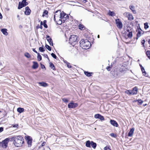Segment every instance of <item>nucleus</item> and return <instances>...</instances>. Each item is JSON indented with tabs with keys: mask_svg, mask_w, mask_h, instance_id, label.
Segmentation results:
<instances>
[{
	"mask_svg": "<svg viewBox=\"0 0 150 150\" xmlns=\"http://www.w3.org/2000/svg\"><path fill=\"white\" fill-rule=\"evenodd\" d=\"M38 83L40 86L43 87H46L48 86V85L47 83L44 82H39Z\"/></svg>",
	"mask_w": 150,
	"mask_h": 150,
	"instance_id": "obj_20",
	"label": "nucleus"
},
{
	"mask_svg": "<svg viewBox=\"0 0 150 150\" xmlns=\"http://www.w3.org/2000/svg\"><path fill=\"white\" fill-rule=\"evenodd\" d=\"M141 70H143V69H144V68L143 67H141Z\"/></svg>",
	"mask_w": 150,
	"mask_h": 150,
	"instance_id": "obj_57",
	"label": "nucleus"
},
{
	"mask_svg": "<svg viewBox=\"0 0 150 150\" xmlns=\"http://www.w3.org/2000/svg\"><path fill=\"white\" fill-rule=\"evenodd\" d=\"M146 54L148 58L150 59V53L149 51H147L146 52Z\"/></svg>",
	"mask_w": 150,
	"mask_h": 150,
	"instance_id": "obj_32",
	"label": "nucleus"
},
{
	"mask_svg": "<svg viewBox=\"0 0 150 150\" xmlns=\"http://www.w3.org/2000/svg\"><path fill=\"white\" fill-rule=\"evenodd\" d=\"M141 70H143V69H144V68L143 67H141Z\"/></svg>",
	"mask_w": 150,
	"mask_h": 150,
	"instance_id": "obj_58",
	"label": "nucleus"
},
{
	"mask_svg": "<svg viewBox=\"0 0 150 150\" xmlns=\"http://www.w3.org/2000/svg\"><path fill=\"white\" fill-rule=\"evenodd\" d=\"M62 100L64 103H67L68 102V100L66 98H63L62 99Z\"/></svg>",
	"mask_w": 150,
	"mask_h": 150,
	"instance_id": "obj_42",
	"label": "nucleus"
},
{
	"mask_svg": "<svg viewBox=\"0 0 150 150\" xmlns=\"http://www.w3.org/2000/svg\"><path fill=\"white\" fill-rule=\"evenodd\" d=\"M91 142H90V141L88 140L86 142V146L88 147H91Z\"/></svg>",
	"mask_w": 150,
	"mask_h": 150,
	"instance_id": "obj_25",
	"label": "nucleus"
},
{
	"mask_svg": "<svg viewBox=\"0 0 150 150\" xmlns=\"http://www.w3.org/2000/svg\"><path fill=\"white\" fill-rule=\"evenodd\" d=\"M94 117L96 119H99L101 120H104L103 116L99 114L95 115Z\"/></svg>",
	"mask_w": 150,
	"mask_h": 150,
	"instance_id": "obj_12",
	"label": "nucleus"
},
{
	"mask_svg": "<svg viewBox=\"0 0 150 150\" xmlns=\"http://www.w3.org/2000/svg\"><path fill=\"white\" fill-rule=\"evenodd\" d=\"M108 14L112 16H114L115 15L114 12L113 11H109V12L108 13Z\"/></svg>",
	"mask_w": 150,
	"mask_h": 150,
	"instance_id": "obj_26",
	"label": "nucleus"
},
{
	"mask_svg": "<svg viewBox=\"0 0 150 150\" xmlns=\"http://www.w3.org/2000/svg\"><path fill=\"white\" fill-rule=\"evenodd\" d=\"M148 43H149L150 44V46H149V47H150V40L148 41Z\"/></svg>",
	"mask_w": 150,
	"mask_h": 150,
	"instance_id": "obj_59",
	"label": "nucleus"
},
{
	"mask_svg": "<svg viewBox=\"0 0 150 150\" xmlns=\"http://www.w3.org/2000/svg\"><path fill=\"white\" fill-rule=\"evenodd\" d=\"M144 28L146 29L149 28L148 23H144Z\"/></svg>",
	"mask_w": 150,
	"mask_h": 150,
	"instance_id": "obj_39",
	"label": "nucleus"
},
{
	"mask_svg": "<svg viewBox=\"0 0 150 150\" xmlns=\"http://www.w3.org/2000/svg\"><path fill=\"white\" fill-rule=\"evenodd\" d=\"M143 33L144 31H142L141 29H138L137 34V39L138 38L140 37L141 35L143 34Z\"/></svg>",
	"mask_w": 150,
	"mask_h": 150,
	"instance_id": "obj_13",
	"label": "nucleus"
},
{
	"mask_svg": "<svg viewBox=\"0 0 150 150\" xmlns=\"http://www.w3.org/2000/svg\"><path fill=\"white\" fill-rule=\"evenodd\" d=\"M68 16L67 14L63 12L62 13V17L61 19V20L62 21V22L64 23L65 21L68 18Z\"/></svg>",
	"mask_w": 150,
	"mask_h": 150,
	"instance_id": "obj_7",
	"label": "nucleus"
},
{
	"mask_svg": "<svg viewBox=\"0 0 150 150\" xmlns=\"http://www.w3.org/2000/svg\"><path fill=\"white\" fill-rule=\"evenodd\" d=\"M28 4V3L26 2V0H23L21 3L20 2L19 3L18 8L20 9L26 6Z\"/></svg>",
	"mask_w": 150,
	"mask_h": 150,
	"instance_id": "obj_5",
	"label": "nucleus"
},
{
	"mask_svg": "<svg viewBox=\"0 0 150 150\" xmlns=\"http://www.w3.org/2000/svg\"><path fill=\"white\" fill-rule=\"evenodd\" d=\"M17 17L18 18H19V15H18L17 16Z\"/></svg>",
	"mask_w": 150,
	"mask_h": 150,
	"instance_id": "obj_62",
	"label": "nucleus"
},
{
	"mask_svg": "<svg viewBox=\"0 0 150 150\" xmlns=\"http://www.w3.org/2000/svg\"><path fill=\"white\" fill-rule=\"evenodd\" d=\"M108 149H109V147H108L106 146L104 148V150H108Z\"/></svg>",
	"mask_w": 150,
	"mask_h": 150,
	"instance_id": "obj_50",
	"label": "nucleus"
},
{
	"mask_svg": "<svg viewBox=\"0 0 150 150\" xmlns=\"http://www.w3.org/2000/svg\"><path fill=\"white\" fill-rule=\"evenodd\" d=\"M17 111L19 113H21L24 111V109L22 108H17Z\"/></svg>",
	"mask_w": 150,
	"mask_h": 150,
	"instance_id": "obj_23",
	"label": "nucleus"
},
{
	"mask_svg": "<svg viewBox=\"0 0 150 150\" xmlns=\"http://www.w3.org/2000/svg\"><path fill=\"white\" fill-rule=\"evenodd\" d=\"M39 50L41 52H43L45 51V49L42 47H40L39 48Z\"/></svg>",
	"mask_w": 150,
	"mask_h": 150,
	"instance_id": "obj_38",
	"label": "nucleus"
},
{
	"mask_svg": "<svg viewBox=\"0 0 150 150\" xmlns=\"http://www.w3.org/2000/svg\"><path fill=\"white\" fill-rule=\"evenodd\" d=\"M2 16L1 13L0 12V19H2Z\"/></svg>",
	"mask_w": 150,
	"mask_h": 150,
	"instance_id": "obj_53",
	"label": "nucleus"
},
{
	"mask_svg": "<svg viewBox=\"0 0 150 150\" xmlns=\"http://www.w3.org/2000/svg\"><path fill=\"white\" fill-rule=\"evenodd\" d=\"M51 55L52 56V57H53L55 59H56L57 57L55 54H54L53 53H52L51 54Z\"/></svg>",
	"mask_w": 150,
	"mask_h": 150,
	"instance_id": "obj_43",
	"label": "nucleus"
},
{
	"mask_svg": "<svg viewBox=\"0 0 150 150\" xmlns=\"http://www.w3.org/2000/svg\"><path fill=\"white\" fill-rule=\"evenodd\" d=\"M66 64V65L67 66V67L69 68H71L72 67V66L70 64V63L69 62H67V61L66 62H65Z\"/></svg>",
	"mask_w": 150,
	"mask_h": 150,
	"instance_id": "obj_35",
	"label": "nucleus"
},
{
	"mask_svg": "<svg viewBox=\"0 0 150 150\" xmlns=\"http://www.w3.org/2000/svg\"><path fill=\"white\" fill-rule=\"evenodd\" d=\"M110 122L112 125L116 127H117L118 125L117 122L114 120H111Z\"/></svg>",
	"mask_w": 150,
	"mask_h": 150,
	"instance_id": "obj_16",
	"label": "nucleus"
},
{
	"mask_svg": "<svg viewBox=\"0 0 150 150\" xmlns=\"http://www.w3.org/2000/svg\"><path fill=\"white\" fill-rule=\"evenodd\" d=\"M120 71L121 72H122V71H123V70H120Z\"/></svg>",
	"mask_w": 150,
	"mask_h": 150,
	"instance_id": "obj_61",
	"label": "nucleus"
},
{
	"mask_svg": "<svg viewBox=\"0 0 150 150\" xmlns=\"http://www.w3.org/2000/svg\"><path fill=\"white\" fill-rule=\"evenodd\" d=\"M134 130V128H132L130 129V130L128 133V136L129 137H132L133 135Z\"/></svg>",
	"mask_w": 150,
	"mask_h": 150,
	"instance_id": "obj_18",
	"label": "nucleus"
},
{
	"mask_svg": "<svg viewBox=\"0 0 150 150\" xmlns=\"http://www.w3.org/2000/svg\"><path fill=\"white\" fill-rule=\"evenodd\" d=\"M50 67L53 70L55 69V67L54 65L52 63H50Z\"/></svg>",
	"mask_w": 150,
	"mask_h": 150,
	"instance_id": "obj_34",
	"label": "nucleus"
},
{
	"mask_svg": "<svg viewBox=\"0 0 150 150\" xmlns=\"http://www.w3.org/2000/svg\"><path fill=\"white\" fill-rule=\"evenodd\" d=\"M143 74L144 75L146 76H148V74L146 72V71L144 72V74Z\"/></svg>",
	"mask_w": 150,
	"mask_h": 150,
	"instance_id": "obj_48",
	"label": "nucleus"
},
{
	"mask_svg": "<svg viewBox=\"0 0 150 150\" xmlns=\"http://www.w3.org/2000/svg\"><path fill=\"white\" fill-rule=\"evenodd\" d=\"M142 71L143 74H144V72L145 71L144 69H143V70H142Z\"/></svg>",
	"mask_w": 150,
	"mask_h": 150,
	"instance_id": "obj_54",
	"label": "nucleus"
},
{
	"mask_svg": "<svg viewBox=\"0 0 150 150\" xmlns=\"http://www.w3.org/2000/svg\"><path fill=\"white\" fill-rule=\"evenodd\" d=\"M115 23L117 26L118 28L121 29L122 28V23L120 21V19H117L115 20Z\"/></svg>",
	"mask_w": 150,
	"mask_h": 150,
	"instance_id": "obj_8",
	"label": "nucleus"
},
{
	"mask_svg": "<svg viewBox=\"0 0 150 150\" xmlns=\"http://www.w3.org/2000/svg\"><path fill=\"white\" fill-rule=\"evenodd\" d=\"M79 28L81 30H83L85 28L84 26L81 24H80L79 25Z\"/></svg>",
	"mask_w": 150,
	"mask_h": 150,
	"instance_id": "obj_27",
	"label": "nucleus"
},
{
	"mask_svg": "<svg viewBox=\"0 0 150 150\" xmlns=\"http://www.w3.org/2000/svg\"><path fill=\"white\" fill-rule=\"evenodd\" d=\"M10 138H7L6 139L4 140L0 143V146H1L4 148H6L8 145V143L9 141H10Z\"/></svg>",
	"mask_w": 150,
	"mask_h": 150,
	"instance_id": "obj_4",
	"label": "nucleus"
},
{
	"mask_svg": "<svg viewBox=\"0 0 150 150\" xmlns=\"http://www.w3.org/2000/svg\"><path fill=\"white\" fill-rule=\"evenodd\" d=\"M78 104L77 103H74L71 102L68 105V107L69 108H74L77 106Z\"/></svg>",
	"mask_w": 150,
	"mask_h": 150,
	"instance_id": "obj_9",
	"label": "nucleus"
},
{
	"mask_svg": "<svg viewBox=\"0 0 150 150\" xmlns=\"http://www.w3.org/2000/svg\"><path fill=\"white\" fill-rule=\"evenodd\" d=\"M3 131V127H0V132H1Z\"/></svg>",
	"mask_w": 150,
	"mask_h": 150,
	"instance_id": "obj_49",
	"label": "nucleus"
},
{
	"mask_svg": "<svg viewBox=\"0 0 150 150\" xmlns=\"http://www.w3.org/2000/svg\"><path fill=\"white\" fill-rule=\"evenodd\" d=\"M98 38H99V35H98Z\"/></svg>",
	"mask_w": 150,
	"mask_h": 150,
	"instance_id": "obj_60",
	"label": "nucleus"
},
{
	"mask_svg": "<svg viewBox=\"0 0 150 150\" xmlns=\"http://www.w3.org/2000/svg\"><path fill=\"white\" fill-rule=\"evenodd\" d=\"M85 74L88 76H91L92 73H89L88 72L85 71L84 72Z\"/></svg>",
	"mask_w": 150,
	"mask_h": 150,
	"instance_id": "obj_30",
	"label": "nucleus"
},
{
	"mask_svg": "<svg viewBox=\"0 0 150 150\" xmlns=\"http://www.w3.org/2000/svg\"><path fill=\"white\" fill-rule=\"evenodd\" d=\"M91 145L93 148L95 149L97 144L96 143L94 142H93L91 141Z\"/></svg>",
	"mask_w": 150,
	"mask_h": 150,
	"instance_id": "obj_24",
	"label": "nucleus"
},
{
	"mask_svg": "<svg viewBox=\"0 0 150 150\" xmlns=\"http://www.w3.org/2000/svg\"><path fill=\"white\" fill-rule=\"evenodd\" d=\"M62 16V13L60 11H57L54 13V20L59 25H61L62 23V21L61 20Z\"/></svg>",
	"mask_w": 150,
	"mask_h": 150,
	"instance_id": "obj_2",
	"label": "nucleus"
},
{
	"mask_svg": "<svg viewBox=\"0 0 150 150\" xmlns=\"http://www.w3.org/2000/svg\"><path fill=\"white\" fill-rule=\"evenodd\" d=\"M45 47L49 51H51V47L47 45H46L45 46Z\"/></svg>",
	"mask_w": 150,
	"mask_h": 150,
	"instance_id": "obj_36",
	"label": "nucleus"
},
{
	"mask_svg": "<svg viewBox=\"0 0 150 150\" xmlns=\"http://www.w3.org/2000/svg\"><path fill=\"white\" fill-rule=\"evenodd\" d=\"M80 43V46L84 49H88L91 45L90 42L87 40H82Z\"/></svg>",
	"mask_w": 150,
	"mask_h": 150,
	"instance_id": "obj_3",
	"label": "nucleus"
},
{
	"mask_svg": "<svg viewBox=\"0 0 150 150\" xmlns=\"http://www.w3.org/2000/svg\"><path fill=\"white\" fill-rule=\"evenodd\" d=\"M11 142H13L14 145L17 147L22 146L23 144L24 139L21 136H15L10 138Z\"/></svg>",
	"mask_w": 150,
	"mask_h": 150,
	"instance_id": "obj_1",
	"label": "nucleus"
},
{
	"mask_svg": "<svg viewBox=\"0 0 150 150\" xmlns=\"http://www.w3.org/2000/svg\"><path fill=\"white\" fill-rule=\"evenodd\" d=\"M108 150H111V149L109 148V149H108Z\"/></svg>",
	"mask_w": 150,
	"mask_h": 150,
	"instance_id": "obj_64",
	"label": "nucleus"
},
{
	"mask_svg": "<svg viewBox=\"0 0 150 150\" xmlns=\"http://www.w3.org/2000/svg\"><path fill=\"white\" fill-rule=\"evenodd\" d=\"M77 37L76 36L73 35L71 36L69 38V41L70 42L71 44L74 43H76V40H77Z\"/></svg>",
	"mask_w": 150,
	"mask_h": 150,
	"instance_id": "obj_6",
	"label": "nucleus"
},
{
	"mask_svg": "<svg viewBox=\"0 0 150 150\" xmlns=\"http://www.w3.org/2000/svg\"><path fill=\"white\" fill-rule=\"evenodd\" d=\"M25 14L26 15H29L31 12V11L29 9L28 7L27 6L25 8Z\"/></svg>",
	"mask_w": 150,
	"mask_h": 150,
	"instance_id": "obj_15",
	"label": "nucleus"
},
{
	"mask_svg": "<svg viewBox=\"0 0 150 150\" xmlns=\"http://www.w3.org/2000/svg\"><path fill=\"white\" fill-rule=\"evenodd\" d=\"M124 15L128 18V19L129 20H132L134 19V18L131 14L129 13H125Z\"/></svg>",
	"mask_w": 150,
	"mask_h": 150,
	"instance_id": "obj_10",
	"label": "nucleus"
},
{
	"mask_svg": "<svg viewBox=\"0 0 150 150\" xmlns=\"http://www.w3.org/2000/svg\"><path fill=\"white\" fill-rule=\"evenodd\" d=\"M46 38L47 41L49 42L50 44V45H52L53 44L52 42V39L51 38H50V37L48 35H47Z\"/></svg>",
	"mask_w": 150,
	"mask_h": 150,
	"instance_id": "obj_19",
	"label": "nucleus"
},
{
	"mask_svg": "<svg viewBox=\"0 0 150 150\" xmlns=\"http://www.w3.org/2000/svg\"><path fill=\"white\" fill-rule=\"evenodd\" d=\"M1 31L5 35H7L8 33L7 32V29L5 28L2 29H1Z\"/></svg>",
	"mask_w": 150,
	"mask_h": 150,
	"instance_id": "obj_21",
	"label": "nucleus"
},
{
	"mask_svg": "<svg viewBox=\"0 0 150 150\" xmlns=\"http://www.w3.org/2000/svg\"><path fill=\"white\" fill-rule=\"evenodd\" d=\"M145 42V41L144 40H143L141 42L142 44L143 45V47H144Z\"/></svg>",
	"mask_w": 150,
	"mask_h": 150,
	"instance_id": "obj_44",
	"label": "nucleus"
},
{
	"mask_svg": "<svg viewBox=\"0 0 150 150\" xmlns=\"http://www.w3.org/2000/svg\"><path fill=\"white\" fill-rule=\"evenodd\" d=\"M46 20H44L43 21V24L45 28H47V26L46 24Z\"/></svg>",
	"mask_w": 150,
	"mask_h": 150,
	"instance_id": "obj_41",
	"label": "nucleus"
},
{
	"mask_svg": "<svg viewBox=\"0 0 150 150\" xmlns=\"http://www.w3.org/2000/svg\"><path fill=\"white\" fill-rule=\"evenodd\" d=\"M111 68L110 67H108L107 68H106V69H107V70L108 71H110V69H111Z\"/></svg>",
	"mask_w": 150,
	"mask_h": 150,
	"instance_id": "obj_47",
	"label": "nucleus"
},
{
	"mask_svg": "<svg viewBox=\"0 0 150 150\" xmlns=\"http://www.w3.org/2000/svg\"><path fill=\"white\" fill-rule=\"evenodd\" d=\"M26 139L27 140V143L29 146H30L31 145L32 141V138L29 136L26 137Z\"/></svg>",
	"mask_w": 150,
	"mask_h": 150,
	"instance_id": "obj_11",
	"label": "nucleus"
},
{
	"mask_svg": "<svg viewBox=\"0 0 150 150\" xmlns=\"http://www.w3.org/2000/svg\"><path fill=\"white\" fill-rule=\"evenodd\" d=\"M128 38H131L132 37V34L131 31L127 34Z\"/></svg>",
	"mask_w": 150,
	"mask_h": 150,
	"instance_id": "obj_29",
	"label": "nucleus"
},
{
	"mask_svg": "<svg viewBox=\"0 0 150 150\" xmlns=\"http://www.w3.org/2000/svg\"><path fill=\"white\" fill-rule=\"evenodd\" d=\"M33 52H35V53H38L37 52V51H36L35 49H33Z\"/></svg>",
	"mask_w": 150,
	"mask_h": 150,
	"instance_id": "obj_52",
	"label": "nucleus"
},
{
	"mask_svg": "<svg viewBox=\"0 0 150 150\" xmlns=\"http://www.w3.org/2000/svg\"><path fill=\"white\" fill-rule=\"evenodd\" d=\"M33 65L32 66V68L34 69H35L37 68L38 67V63L35 62H33Z\"/></svg>",
	"mask_w": 150,
	"mask_h": 150,
	"instance_id": "obj_22",
	"label": "nucleus"
},
{
	"mask_svg": "<svg viewBox=\"0 0 150 150\" xmlns=\"http://www.w3.org/2000/svg\"><path fill=\"white\" fill-rule=\"evenodd\" d=\"M130 32L129 29H127V30L125 32V33L127 34Z\"/></svg>",
	"mask_w": 150,
	"mask_h": 150,
	"instance_id": "obj_46",
	"label": "nucleus"
},
{
	"mask_svg": "<svg viewBox=\"0 0 150 150\" xmlns=\"http://www.w3.org/2000/svg\"><path fill=\"white\" fill-rule=\"evenodd\" d=\"M48 13V11L47 10H45V11H44L43 12V14L42 15V16L43 17H44L45 15L47 14Z\"/></svg>",
	"mask_w": 150,
	"mask_h": 150,
	"instance_id": "obj_37",
	"label": "nucleus"
},
{
	"mask_svg": "<svg viewBox=\"0 0 150 150\" xmlns=\"http://www.w3.org/2000/svg\"><path fill=\"white\" fill-rule=\"evenodd\" d=\"M110 135L114 137H116V135H115V134L114 133H112L110 134Z\"/></svg>",
	"mask_w": 150,
	"mask_h": 150,
	"instance_id": "obj_45",
	"label": "nucleus"
},
{
	"mask_svg": "<svg viewBox=\"0 0 150 150\" xmlns=\"http://www.w3.org/2000/svg\"><path fill=\"white\" fill-rule=\"evenodd\" d=\"M140 66L141 68V67H142L141 65L140 64Z\"/></svg>",
	"mask_w": 150,
	"mask_h": 150,
	"instance_id": "obj_63",
	"label": "nucleus"
},
{
	"mask_svg": "<svg viewBox=\"0 0 150 150\" xmlns=\"http://www.w3.org/2000/svg\"><path fill=\"white\" fill-rule=\"evenodd\" d=\"M129 9L131 10L132 12L134 14H136L137 12L135 10V7L132 5H130L129 6Z\"/></svg>",
	"mask_w": 150,
	"mask_h": 150,
	"instance_id": "obj_17",
	"label": "nucleus"
},
{
	"mask_svg": "<svg viewBox=\"0 0 150 150\" xmlns=\"http://www.w3.org/2000/svg\"><path fill=\"white\" fill-rule=\"evenodd\" d=\"M25 56L27 58H30V55L29 54L28 52L25 53L24 54Z\"/></svg>",
	"mask_w": 150,
	"mask_h": 150,
	"instance_id": "obj_31",
	"label": "nucleus"
},
{
	"mask_svg": "<svg viewBox=\"0 0 150 150\" xmlns=\"http://www.w3.org/2000/svg\"><path fill=\"white\" fill-rule=\"evenodd\" d=\"M137 101L139 103V104L141 105L143 103V101L141 99H139L137 100Z\"/></svg>",
	"mask_w": 150,
	"mask_h": 150,
	"instance_id": "obj_40",
	"label": "nucleus"
},
{
	"mask_svg": "<svg viewBox=\"0 0 150 150\" xmlns=\"http://www.w3.org/2000/svg\"><path fill=\"white\" fill-rule=\"evenodd\" d=\"M41 67L42 69H43V68L45 69V66L43 65H42V64H41Z\"/></svg>",
	"mask_w": 150,
	"mask_h": 150,
	"instance_id": "obj_51",
	"label": "nucleus"
},
{
	"mask_svg": "<svg viewBox=\"0 0 150 150\" xmlns=\"http://www.w3.org/2000/svg\"><path fill=\"white\" fill-rule=\"evenodd\" d=\"M46 149H50V148L49 147H47V146L46 147Z\"/></svg>",
	"mask_w": 150,
	"mask_h": 150,
	"instance_id": "obj_56",
	"label": "nucleus"
},
{
	"mask_svg": "<svg viewBox=\"0 0 150 150\" xmlns=\"http://www.w3.org/2000/svg\"><path fill=\"white\" fill-rule=\"evenodd\" d=\"M40 25H44L42 21H41V22H40Z\"/></svg>",
	"mask_w": 150,
	"mask_h": 150,
	"instance_id": "obj_55",
	"label": "nucleus"
},
{
	"mask_svg": "<svg viewBox=\"0 0 150 150\" xmlns=\"http://www.w3.org/2000/svg\"><path fill=\"white\" fill-rule=\"evenodd\" d=\"M125 93L129 95H132V93H131V90H127L125 92Z\"/></svg>",
	"mask_w": 150,
	"mask_h": 150,
	"instance_id": "obj_28",
	"label": "nucleus"
},
{
	"mask_svg": "<svg viewBox=\"0 0 150 150\" xmlns=\"http://www.w3.org/2000/svg\"><path fill=\"white\" fill-rule=\"evenodd\" d=\"M38 60L39 61H40L42 59V57L39 54V53H38Z\"/></svg>",
	"mask_w": 150,
	"mask_h": 150,
	"instance_id": "obj_33",
	"label": "nucleus"
},
{
	"mask_svg": "<svg viewBox=\"0 0 150 150\" xmlns=\"http://www.w3.org/2000/svg\"><path fill=\"white\" fill-rule=\"evenodd\" d=\"M138 88L137 87L135 86L133 88L132 90H131L132 95H136L137 93Z\"/></svg>",
	"mask_w": 150,
	"mask_h": 150,
	"instance_id": "obj_14",
	"label": "nucleus"
}]
</instances>
